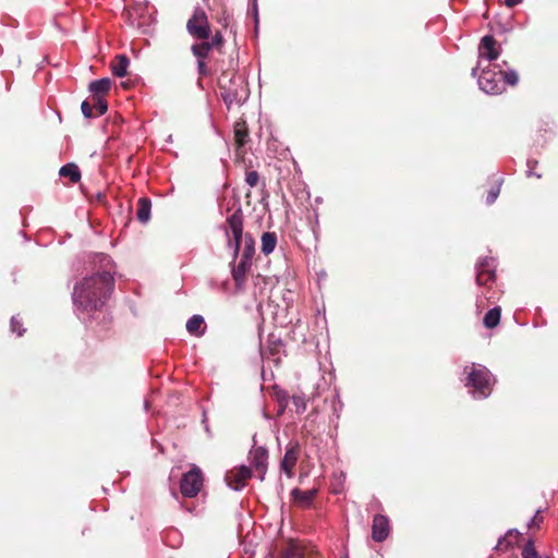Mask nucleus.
I'll use <instances>...</instances> for the list:
<instances>
[{"instance_id": "f257e3e1", "label": "nucleus", "mask_w": 558, "mask_h": 558, "mask_svg": "<svg viewBox=\"0 0 558 558\" xmlns=\"http://www.w3.org/2000/svg\"><path fill=\"white\" fill-rule=\"evenodd\" d=\"M113 289L114 279L109 271L86 276L73 288V305L82 314L99 312L107 304Z\"/></svg>"}, {"instance_id": "f03ea898", "label": "nucleus", "mask_w": 558, "mask_h": 558, "mask_svg": "<svg viewBox=\"0 0 558 558\" xmlns=\"http://www.w3.org/2000/svg\"><path fill=\"white\" fill-rule=\"evenodd\" d=\"M226 235L228 244L233 246L234 257L239 255L241 243L244 246L241 254L242 259H253L255 254V242L251 234L243 235V214L239 208L231 216L227 218Z\"/></svg>"}, {"instance_id": "7ed1b4c3", "label": "nucleus", "mask_w": 558, "mask_h": 558, "mask_svg": "<svg viewBox=\"0 0 558 558\" xmlns=\"http://www.w3.org/2000/svg\"><path fill=\"white\" fill-rule=\"evenodd\" d=\"M187 33L195 39L206 40L211 36V27L205 10L196 7L186 22Z\"/></svg>"}, {"instance_id": "20e7f679", "label": "nucleus", "mask_w": 558, "mask_h": 558, "mask_svg": "<svg viewBox=\"0 0 558 558\" xmlns=\"http://www.w3.org/2000/svg\"><path fill=\"white\" fill-rule=\"evenodd\" d=\"M489 377L487 369L472 367L466 379V386L473 387L477 397L485 398L492 391Z\"/></svg>"}, {"instance_id": "39448f33", "label": "nucleus", "mask_w": 558, "mask_h": 558, "mask_svg": "<svg viewBox=\"0 0 558 558\" xmlns=\"http://www.w3.org/2000/svg\"><path fill=\"white\" fill-rule=\"evenodd\" d=\"M203 487V474L199 468L194 466L183 474L180 482V492L186 498L197 496Z\"/></svg>"}, {"instance_id": "423d86ee", "label": "nucleus", "mask_w": 558, "mask_h": 558, "mask_svg": "<svg viewBox=\"0 0 558 558\" xmlns=\"http://www.w3.org/2000/svg\"><path fill=\"white\" fill-rule=\"evenodd\" d=\"M480 87L487 94L498 95L506 88L502 84L501 70H484L478 77Z\"/></svg>"}, {"instance_id": "0eeeda50", "label": "nucleus", "mask_w": 558, "mask_h": 558, "mask_svg": "<svg viewBox=\"0 0 558 558\" xmlns=\"http://www.w3.org/2000/svg\"><path fill=\"white\" fill-rule=\"evenodd\" d=\"M496 282V272L494 260L492 258H484L476 265V283L482 287L492 289Z\"/></svg>"}, {"instance_id": "6e6552de", "label": "nucleus", "mask_w": 558, "mask_h": 558, "mask_svg": "<svg viewBox=\"0 0 558 558\" xmlns=\"http://www.w3.org/2000/svg\"><path fill=\"white\" fill-rule=\"evenodd\" d=\"M252 477V470L248 466L241 465L239 468H233L228 471L225 476V481L227 485L234 489L241 490L245 487L246 482Z\"/></svg>"}, {"instance_id": "1a4fd4ad", "label": "nucleus", "mask_w": 558, "mask_h": 558, "mask_svg": "<svg viewBox=\"0 0 558 558\" xmlns=\"http://www.w3.org/2000/svg\"><path fill=\"white\" fill-rule=\"evenodd\" d=\"M300 445L298 441L289 442L283 459L280 462V469L288 477H292L294 468L300 457Z\"/></svg>"}, {"instance_id": "9d476101", "label": "nucleus", "mask_w": 558, "mask_h": 558, "mask_svg": "<svg viewBox=\"0 0 558 558\" xmlns=\"http://www.w3.org/2000/svg\"><path fill=\"white\" fill-rule=\"evenodd\" d=\"M234 144L236 146V155H243L245 153L244 146L248 142L250 132L247 124L244 120L240 119L235 121L233 125Z\"/></svg>"}, {"instance_id": "9b49d317", "label": "nucleus", "mask_w": 558, "mask_h": 558, "mask_svg": "<svg viewBox=\"0 0 558 558\" xmlns=\"http://www.w3.org/2000/svg\"><path fill=\"white\" fill-rule=\"evenodd\" d=\"M390 532L389 520L386 515L376 514L373 518L372 538L375 542L385 541Z\"/></svg>"}, {"instance_id": "f8f14e48", "label": "nucleus", "mask_w": 558, "mask_h": 558, "mask_svg": "<svg viewBox=\"0 0 558 558\" xmlns=\"http://www.w3.org/2000/svg\"><path fill=\"white\" fill-rule=\"evenodd\" d=\"M268 451L264 447H257L251 451V464L254 466L256 472L259 473L260 480H264V475L267 470Z\"/></svg>"}, {"instance_id": "ddd939ff", "label": "nucleus", "mask_w": 558, "mask_h": 558, "mask_svg": "<svg viewBox=\"0 0 558 558\" xmlns=\"http://www.w3.org/2000/svg\"><path fill=\"white\" fill-rule=\"evenodd\" d=\"M497 40L492 35H486L482 38L480 44V56L489 61L496 60L499 57L497 49Z\"/></svg>"}, {"instance_id": "4468645a", "label": "nucleus", "mask_w": 558, "mask_h": 558, "mask_svg": "<svg viewBox=\"0 0 558 558\" xmlns=\"http://www.w3.org/2000/svg\"><path fill=\"white\" fill-rule=\"evenodd\" d=\"M252 267V260L250 259H242L240 258V262L236 266L232 269V277L234 279L236 288H242L247 278V274L251 270Z\"/></svg>"}, {"instance_id": "2eb2a0df", "label": "nucleus", "mask_w": 558, "mask_h": 558, "mask_svg": "<svg viewBox=\"0 0 558 558\" xmlns=\"http://www.w3.org/2000/svg\"><path fill=\"white\" fill-rule=\"evenodd\" d=\"M317 493H318V490L316 488H312L308 490H301L300 488H294L291 492V495H292L293 501L298 506H300L302 508H308L313 504L314 499L316 498Z\"/></svg>"}, {"instance_id": "dca6fc26", "label": "nucleus", "mask_w": 558, "mask_h": 558, "mask_svg": "<svg viewBox=\"0 0 558 558\" xmlns=\"http://www.w3.org/2000/svg\"><path fill=\"white\" fill-rule=\"evenodd\" d=\"M220 88L223 90L221 96L228 107L232 104H240L245 98L246 92L243 87L242 93H240L238 88H232L231 86L227 87L220 82Z\"/></svg>"}, {"instance_id": "f3484780", "label": "nucleus", "mask_w": 558, "mask_h": 558, "mask_svg": "<svg viewBox=\"0 0 558 558\" xmlns=\"http://www.w3.org/2000/svg\"><path fill=\"white\" fill-rule=\"evenodd\" d=\"M304 547L300 542L290 541L281 550V558H304Z\"/></svg>"}, {"instance_id": "a211bd4d", "label": "nucleus", "mask_w": 558, "mask_h": 558, "mask_svg": "<svg viewBox=\"0 0 558 558\" xmlns=\"http://www.w3.org/2000/svg\"><path fill=\"white\" fill-rule=\"evenodd\" d=\"M111 88V80L104 77L89 83L88 89L93 93V97H105Z\"/></svg>"}, {"instance_id": "6ab92c4d", "label": "nucleus", "mask_w": 558, "mask_h": 558, "mask_svg": "<svg viewBox=\"0 0 558 558\" xmlns=\"http://www.w3.org/2000/svg\"><path fill=\"white\" fill-rule=\"evenodd\" d=\"M151 202L148 197H141L136 205V218L142 223H146L150 218Z\"/></svg>"}, {"instance_id": "aec40b11", "label": "nucleus", "mask_w": 558, "mask_h": 558, "mask_svg": "<svg viewBox=\"0 0 558 558\" xmlns=\"http://www.w3.org/2000/svg\"><path fill=\"white\" fill-rule=\"evenodd\" d=\"M187 331L196 337L204 335L206 326L203 316L193 315L186 323Z\"/></svg>"}, {"instance_id": "412c9836", "label": "nucleus", "mask_w": 558, "mask_h": 558, "mask_svg": "<svg viewBox=\"0 0 558 558\" xmlns=\"http://www.w3.org/2000/svg\"><path fill=\"white\" fill-rule=\"evenodd\" d=\"M129 63H130V60L126 56H124V54L117 56L110 64L112 73L118 77L125 76L128 73Z\"/></svg>"}, {"instance_id": "4be33fe9", "label": "nucleus", "mask_w": 558, "mask_h": 558, "mask_svg": "<svg viewBox=\"0 0 558 558\" xmlns=\"http://www.w3.org/2000/svg\"><path fill=\"white\" fill-rule=\"evenodd\" d=\"M59 174L63 178H69L72 183H77L81 180V171L75 163H66L61 167Z\"/></svg>"}, {"instance_id": "5701e85b", "label": "nucleus", "mask_w": 558, "mask_h": 558, "mask_svg": "<svg viewBox=\"0 0 558 558\" xmlns=\"http://www.w3.org/2000/svg\"><path fill=\"white\" fill-rule=\"evenodd\" d=\"M501 310L499 306L489 310L483 319V324L486 328L493 329L498 326L500 322Z\"/></svg>"}, {"instance_id": "b1692460", "label": "nucleus", "mask_w": 558, "mask_h": 558, "mask_svg": "<svg viewBox=\"0 0 558 558\" xmlns=\"http://www.w3.org/2000/svg\"><path fill=\"white\" fill-rule=\"evenodd\" d=\"M277 244V235L275 232H265L262 235V252L269 255L274 252Z\"/></svg>"}, {"instance_id": "393cba45", "label": "nucleus", "mask_w": 558, "mask_h": 558, "mask_svg": "<svg viewBox=\"0 0 558 558\" xmlns=\"http://www.w3.org/2000/svg\"><path fill=\"white\" fill-rule=\"evenodd\" d=\"M211 47L208 45V39L202 40L199 44H194L191 47L192 53L197 58V60H205L209 52Z\"/></svg>"}, {"instance_id": "a878e982", "label": "nucleus", "mask_w": 558, "mask_h": 558, "mask_svg": "<svg viewBox=\"0 0 558 558\" xmlns=\"http://www.w3.org/2000/svg\"><path fill=\"white\" fill-rule=\"evenodd\" d=\"M93 110L95 109V117L101 116L107 111V100L105 97H93Z\"/></svg>"}, {"instance_id": "bb28decb", "label": "nucleus", "mask_w": 558, "mask_h": 558, "mask_svg": "<svg viewBox=\"0 0 558 558\" xmlns=\"http://www.w3.org/2000/svg\"><path fill=\"white\" fill-rule=\"evenodd\" d=\"M502 73V84H508L511 86H515L519 81L518 73L515 71H501Z\"/></svg>"}, {"instance_id": "cd10ccee", "label": "nucleus", "mask_w": 558, "mask_h": 558, "mask_svg": "<svg viewBox=\"0 0 558 558\" xmlns=\"http://www.w3.org/2000/svg\"><path fill=\"white\" fill-rule=\"evenodd\" d=\"M211 40H208V45L211 47V49H218L220 50L223 46L225 39L220 31H217L214 36H210Z\"/></svg>"}, {"instance_id": "c85d7f7f", "label": "nucleus", "mask_w": 558, "mask_h": 558, "mask_svg": "<svg viewBox=\"0 0 558 558\" xmlns=\"http://www.w3.org/2000/svg\"><path fill=\"white\" fill-rule=\"evenodd\" d=\"M245 182L251 186L254 187L259 182V174L255 170L246 171L245 173Z\"/></svg>"}, {"instance_id": "c756f323", "label": "nucleus", "mask_w": 558, "mask_h": 558, "mask_svg": "<svg viewBox=\"0 0 558 558\" xmlns=\"http://www.w3.org/2000/svg\"><path fill=\"white\" fill-rule=\"evenodd\" d=\"M523 558H538V554L532 543H527L522 550Z\"/></svg>"}, {"instance_id": "7c9ffc66", "label": "nucleus", "mask_w": 558, "mask_h": 558, "mask_svg": "<svg viewBox=\"0 0 558 558\" xmlns=\"http://www.w3.org/2000/svg\"><path fill=\"white\" fill-rule=\"evenodd\" d=\"M11 330L13 332H16L17 336H22L25 331V329L22 328V323L21 320L19 319V317L16 316H13L11 318Z\"/></svg>"}, {"instance_id": "2f4dec72", "label": "nucleus", "mask_w": 558, "mask_h": 558, "mask_svg": "<svg viewBox=\"0 0 558 558\" xmlns=\"http://www.w3.org/2000/svg\"><path fill=\"white\" fill-rule=\"evenodd\" d=\"M81 109H82V113L84 114L85 118H94L95 117V112L93 110V105L89 104L87 100L82 102Z\"/></svg>"}, {"instance_id": "473e14b6", "label": "nucleus", "mask_w": 558, "mask_h": 558, "mask_svg": "<svg viewBox=\"0 0 558 558\" xmlns=\"http://www.w3.org/2000/svg\"><path fill=\"white\" fill-rule=\"evenodd\" d=\"M499 192H500V187L499 186H494L487 194V197H486V204L487 205H492L498 197L499 195Z\"/></svg>"}, {"instance_id": "72a5a7b5", "label": "nucleus", "mask_w": 558, "mask_h": 558, "mask_svg": "<svg viewBox=\"0 0 558 558\" xmlns=\"http://www.w3.org/2000/svg\"><path fill=\"white\" fill-rule=\"evenodd\" d=\"M197 69L201 75L207 74V66L204 60H197Z\"/></svg>"}, {"instance_id": "f704fd0d", "label": "nucleus", "mask_w": 558, "mask_h": 558, "mask_svg": "<svg viewBox=\"0 0 558 558\" xmlns=\"http://www.w3.org/2000/svg\"><path fill=\"white\" fill-rule=\"evenodd\" d=\"M543 521V517L539 515V512H537L530 522V527L532 526H538L541 522Z\"/></svg>"}, {"instance_id": "c9c22d12", "label": "nucleus", "mask_w": 558, "mask_h": 558, "mask_svg": "<svg viewBox=\"0 0 558 558\" xmlns=\"http://www.w3.org/2000/svg\"><path fill=\"white\" fill-rule=\"evenodd\" d=\"M523 0H505V4L508 7V8H513L515 5H518L519 3H521Z\"/></svg>"}, {"instance_id": "e433bc0d", "label": "nucleus", "mask_w": 558, "mask_h": 558, "mask_svg": "<svg viewBox=\"0 0 558 558\" xmlns=\"http://www.w3.org/2000/svg\"><path fill=\"white\" fill-rule=\"evenodd\" d=\"M236 81L242 85L244 83L243 78L240 76H234L233 78H230V84H236Z\"/></svg>"}, {"instance_id": "4c0bfd02", "label": "nucleus", "mask_w": 558, "mask_h": 558, "mask_svg": "<svg viewBox=\"0 0 558 558\" xmlns=\"http://www.w3.org/2000/svg\"><path fill=\"white\" fill-rule=\"evenodd\" d=\"M484 295H485V298H486L488 301H490L492 299H494V298H495L494 295H489V294H486V293H484Z\"/></svg>"}]
</instances>
